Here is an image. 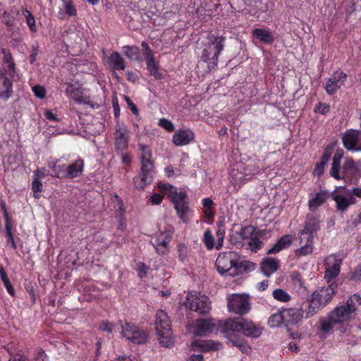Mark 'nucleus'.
<instances>
[{
  "label": "nucleus",
  "instance_id": "nucleus-1",
  "mask_svg": "<svg viewBox=\"0 0 361 361\" xmlns=\"http://www.w3.org/2000/svg\"><path fill=\"white\" fill-rule=\"evenodd\" d=\"M224 333L241 332L250 337H258L261 335V329L252 322L243 318L229 319L224 323L214 319H200L196 321L192 333L196 336H204L209 334L216 332L219 327Z\"/></svg>",
  "mask_w": 361,
  "mask_h": 361
},
{
  "label": "nucleus",
  "instance_id": "nucleus-2",
  "mask_svg": "<svg viewBox=\"0 0 361 361\" xmlns=\"http://www.w3.org/2000/svg\"><path fill=\"white\" fill-rule=\"evenodd\" d=\"M361 305V297L353 294L348 300L337 305L326 317L319 319V329L322 333H329L335 326L348 323L357 315L358 307Z\"/></svg>",
  "mask_w": 361,
  "mask_h": 361
},
{
  "label": "nucleus",
  "instance_id": "nucleus-3",
  "mask_svg": "<svg viewBox=\"0 0 361 361\" xmlns=\"http://www.w3.org/2000/svg\"><path fill=\"white\" fill-rule=\"evenodd\" d=\"M361 305V297L353 294L348 300L337 305L326 317L319 319V329L322 333H329L335 326L348 323L357 315L358 307Z\"/></svg>",
  "mask_w": 361,
  "mask_h": 361
},
{
  "label": "nucleus",
  "instance_id": "nucleus-4",
  "mask_svg": "<svg viewBox=\"0 0 361 361\" xmlns=\"http://www.w3.org/2000/svg\"><path fill=\"white\" fill-rule=\"evenodd\" d=\"M141 151L140 154V177H135L133 181L136 188L143 190L147 185H150L154 178V163L152 160V150L147 145L143 144L138 145Z\"/></svg>",
  "mask_w": 361,
  "mask_h": 361
},
{
  "label": "nucleus",
  "instance_id": "nucleus-5",
  "mask_svg": "<svg viewBox=\"0 0 361 361\" xmlns=\"http://www.w3.org/2000/svg\"><path fill=\"white\" fill-rule=\"evenodd\" d=\"M337 285L331 283L315 290L307 300L308 305L304 308L305 318H310L324 307L336 293Z\"/></svg>",
  "mask_w": 361,
  "mask_h": 361
},
{
  "label": "nucleus",
  "instance_id": "nucleus-6",
  "mask_svg": "<svg viewBox=\"0 0 361 361\" xmlns=\"http://www.w3.org/2000/svg\"><path fill=\"white\" fill-rule=\"evenodd\" d=\"M245 263L240 260L237 252L228 251L219 255L215 265L220 274H228L231 276H235L245 269Z\"/></svg>",
  "mask_w": 361,
  "mask_h": 361
},
{
  "label": "nucleus",
  "instance_id": "nucleus-7",
  "mask_svg": "<svg viewBox=\"0 0 361 361\" xmlns=\"http://www.w3.org/2000/svg\"><path fill=\"white\" fill-rule=\"evenodd\" d=\"M155 329L160 344L166 348L173 344L171 331V323L167 313L159 310L156 313Z\"/></svg>",
  "mask_w": 361,
  "mask_h": 361
},
{
  "label": "nucleus",
  "instance_id": "nucleus-8",
  "mask_svg": "<svg viewBox=\"0 0 361 361\" xmlns=\"http://www.w3.org/2000/svg\"><path fill=\"white\" fill-rule=\"evenodd\" d=\"M224 38L209 35L202 51V59L207 63L209 68H214L217 65L218 56L224 48Z\"/></svg>",
  "mask_w": 361,
  "mask_h": 361
},
{
  "label": "nucleus",
  "instance_id": "nucleus-9",
  "mask_svg": "<svg viewBox=\"0 0 361 361\" xmlns=\"http://www.w3.org/2000/svg\"><path fill=\"white\" fill-rule=\"evenodd\" d=\"M0 59L3 62V73L0 75V83H2L5 90H11V78H14L16 73L15 63L8 49L0 48Z\"/></svg>",
  "mask_w": 361,
  "mask_h": 361
},
{
  "label": "nucleus",
  "instance_id": "nucleus-10",
  "mask_svg": "<svg viewBox=\"0 0 361 361\" xmlns=\"http://www.w3.org/2000/svg\"><path fill=\"white\" fill-rule=\"evenodd\" d=\"M119 325L121 327L123 336L133 343L142 345L148 341L147 333L133 324L127 322L123 324L120 320Z\"/></svg>",
  "mask_w": 361,
  "mask_h": 361
},
{
  "label": "nucleus",
  "instance_id": "nucleus-11",
  "mask_svg": "<svg viewBox=\"0 0 361 361\" xmlns=\"http://www.w3.org/2000/svg\"><path fill=\"white\" fill-rule=\"evenodd\" d=\"M184 304L190 310L199 314H207L211 310V302L209 298L200 293L194 295L188 293Z\"/></svg>",
  "mask_w": 361,
  "mask_h": 361
},
{
  "label": "nucleus",
  "instance_id": "nucleus-12",
  "mask_svg": "<svg viewBox=\"0 0 361 361\" xmlns=\"http://www.w3.org/2000/svg\"><path fill=\"white\" fill-rule=\"evenodd\" d=\"M227 306L230 312L238 314H246L250 309L249 298L238 294H233L228 297Z\"/></svg>",
  "mask_w": 361,
  "mask_h": 361
},
{
  "label": "nucleus",
  "instance_id": "nucleus-13",
  "mask_svg": "<svg viewBox=\"0 0 361 361\" xmlns=\"http://www.w3.org/2000/svg\"><path fill=\"white\" fill-rule=\"evenodd\" d=\"M350 195L345 196L341 194H336V191L332 195L333 200L335 201L336 204V209L343 212L348 209V208L355 202V200L353 195H355L359 198H361V186L353 188L350 190Z\"/></svg>",
  "mask_w": 361,
  "mask_h": 361
},
{
  "label": "nucleus",
  "instance_id": "nucleus-14",
  "mask_svg": "<svg viewBox=\"0 0 361 361\" xmlns=\"http://www.w3.org/2000/svg\"><path fill=\"white\" fill-rule=\"evenodd\" d=\"M142 47H143V56L145 57L147 71L150 75L154 76L155 78H161L162 77V73L159 69V63L156 61L152 50L148 44L145 42L142 43Z\"/></svg>",
  "mask_w": 361,
  "mask_h": 361
},
{
  "label": "nucleus",
  "instance_id": "nucleus-15",
  "mask_svg": "<svg viewBox=\"0 0 361 361\" xmlns=\"http://www.w3.org/2000/svg\"><path fill=\"white\" fill-rule=\"evenodd\" d=\"M115 149L116 152H122L127 149L130 139V131L124 125L117 124L114 133Z\"/></svg>",
  "mask_w": 361,
  "mask_h": 361
},
{
  "label": "nucleus",
  "instance_id": "nucleus-16",
  "mask_svg": "<svg viewBox=\"0 0 361 361\" xmlns=\"http://www.w3.org/2000/svg\"><path fill=\"white\" fill-rule=\"evenodd\" d=\"M313 235V233L305 231L304 228L299 231L298 238L301 247L295 251V255L298 257L305 256L312 252Z\"/></svg>",
  "mask_w": 361,
  "mask_h": 361
},
{
  "label": "nucleus",
  "instance_id": "nucleus-17",
  "mask_svg": "<svg viewBox=\"0 0 361 361\" xmlns=\"http://www.w3.org/2000/svg\"><path fill=\"white\" fill-rule=\"evenodd\" d=\"M343 146L348 150L361 151V131L348 130L342 137Z\"/></svg>",
  "mask_w": 361,
  "mask_h": 361
},
{
  "label": "nucleus",
  "instance_id": "nucleus-18",
  "mask_svg": "<svg viewBox=\"0 0 361 361\" xmlns=\"http://www.w3.org/2000/svg\"><path fill=\"white\" fill-rule=\"evenodd\" d=\"M326 260L327 267L324 274V279L329 282L338 275L341 259L334 255H331L328 257Z\"/></svg>",
  "mask_w": 361,
  "mask_h": 361
},
{
  "label": "nucleus",
  "instance_id": "nucleus-19",
  "mask_svg": "<svg viewBox=\"0 0 361 361\" xmlns=\"http://www.w3.org/2000/svg\"><path fill=\"white\" fill-rule=\"evenodd\" d=\"M171 240V236L169 233L161 232L153 241L151 242L159 255H166L169 252V243Z\"/></svg>",
  "mask_w": 361,
  "mask_h": 361
},
{
  "label": "nucleus",
  "instance_id": "nucleus-20",
  "mask_svg": "<svg viewBox=\"0 0 361 361\" xmlns=\"http://www.w3.org/2000/svg\"><path fill=\"white\" fill-rule=\"evenodd\" d=\"M347 79V75L341 71H336L326 83V90H336L341 88Z\"/></svg>",
  "mask_w": 361,
  "mask_h": 361
},
{
  "label": "nucleus",
  "instance_id": "nucleus-21",
  "mask_svg": "<svg viewBox=\"0 0 361 361\" xmlns=\"http://www.w3.org/2000/svg\"><path fill=\"white\" fill-rule=\"evenodd\" d=\"M284 318H285V325L288 326L289 324H296L300 321H301L303 314L304 310L302 309H297V308H289L285 309L283 310Z\"/></svg>",
  "mask_w": 361,
  "mask_h": 361
},
{
  "label": "nucleus",
  "instance_id": "nucleus-22",
  "mask_svg": "<svg viewBox=\"0 0 361 361\" xmlns=\"http://www.w3.org/2000/svg\"><path fill=\"white\" fill-rule=\"evenodd\" d=\"M252 35L255 39L265 44H270L274 41V36L269 29L255 28Z\"/></svg>",
  "mask_w": 361,
  "mask_h": 361
},
{
  "label": "nucleus",
  "instance_id": "nucleus-23",
  "mask_svg": "<svg viewBox=\"0 0 361 361\" xmlns=\"http://www.w3.org/2000/svg\"><path fill=\"white\" fill-rule=\"evenodd\" d=\"M329 194L326 190H320L317 192L308 202V208L311 212L316 211L320 206L324 204L329 199Z\"/></svg>",
  "mask_w": 361,
  "mask_h": 361
},
{
  "label": "nucleus",
  "instance_id": "nucleus-24",
  "mask_svg": "<svg viewBox=\"0 0 361 361\" xmlns=\"http://www.w3.org/2000/svg\"><path fill=\"white\" fill-rule=\"evenodd\" d=\"M161 190H169V197L173 204L185 201L187 195L185 192H178L177 188L169 184H162L159 186Z\"/></svg>",
  "mask_w": 361,
  "mask_h": 361
},
{
  "label": "nucleus",
  "instance_id": "nucleus-25",
  "mask_svg": "<svg viewBox=\"0 0 361 361\" xmlns=\"http://www.w3.org/2000/svg\"><path fill=\"white\" fill-rule=\"evenodd\" d=\"M194 139V133L190 130H184L176 133L173 135V142L176 146L189 144Z\"/></svg>",
  "mask_w": 361,
  "mask_h": 361
},
{
  "label": "nucleus",
  "instance_id": "nucleus-26",
  "mask_svg": "<svg viewBox=\"0 0 361 361\" xmlns=\"http://www.w3.org/2000/svg\"><path fill=\"white\" fill-rule=\"evenodd\" d=\"M279 267V262L272 257H265L261 262V271L266 276H269L271 274L278 270Z\"/></svg>",
  "mask_w": 361,
  "mask_h": 361
},
{
  "label": "nucleus",
  "instance_id": "nucleus-27",
  "mask_svg": "<svg viewBox=\"0 0 361 361\" xmlns=\"http://www.w3.org/2000/svg\"><path fill=\"white\" fill-rule=\"evenodd\" d=\"M84 161L82 159L78 158L75 162L66 166V177L73 178L79 176L83 170Z\"/></svg>",
  "mask_w": 361,
  "mask_h": 361
},
{
  "label": "nucleus",
  "instance_id": "nucleus-28",
  "mask_svg": "<svg viewBox=\"0 0 361 361\" xmlns=\"http://www.w3.org/2000/svg\"><path fill=\"white\" fill-rule=\"evenodd\" d=\"M293 243V238L290 235L282 236L277 243L267 251L268 255L276 254L281 250L288 247Z\"/></svg>",
  "mask_w": 361,
  "mask_h": 361
},
{
  "label": "nucleus",
  "instance_id": "nucleus-29",
  "mask_svg": "<svg viewBox=\"0 0 361 361\" xmlns=\"http://www.w3.org/2000/svg\"><path fill=\"white\" fill-rule=\"evenodd\" d=\"M319 216L312 214H308L306 216L303 228L310 233H314L319 230Z\"/></svg>",
  "mask_w": 361,
  "mask_h": 361
},
{
  "label": "nucleus",
  "instance_id": "nucleus-30",
  "mask_svg": "<svg viewBox=\"0 0 361 361\" xmlns=\"http://www.w3.org/2000/svg\"><path fill=\"white\" fill-rule=\"evenodd\" d=\"M108 63L111 70H124L126 63L121 55L118 52L112 53L108 58Z\"/></svg>",
  "mask_w": 361,
  "mask_h": 361
},
{
  "label": "nucleus",
  "instance_id": "nucleus-31",
  "mask_svg": "<svg viewBox=\"0 0 361 361\" xmlns=\"http://www.w3.org/2000/svg\"><path fill=\"white\" fill-rule=\"evenodd\" d=\"M333 149L330 147L326 148L324 154L322 157L320 162L317 163L314 171V173L320 177L324 171V167L327 164L332 154Z\"/></svg>",
  "mask_w": 361,
  "mask_h": 361
},
{
  "label": "nucleus",
  "instance_id": "nucleus-32",
  "mask_svg": "<svg viewBox=\"0 0 361 361\" xmlns=\"http://www.w3.org/2000/svg\"><path fill=\"white\" fill-rule=\"evenodd\" d=\"M264 232L266 231H259L256 233L257 235L252 236L250 238L248 245L252 252H257L262 247L264 243L259 240V237L262 236Z\"/></svg>",
  "mask_w": 361,
  "mask_h": 361
},
{
  "label": "nucleus",
  "instance_id": "nucleus-33",
  "mask_svg": "<svg viewBox=\"0 0 361 361\" xmlns=\"http://www.w3.org/2000/svg\"><path fill=\"white\" fill-rule=\"evenodd\" d=\"M68 96L78 104H89L93 106L89 96L85 95L82 92H67Z\"/></svg>",
  "mask_w": 361,
  "mask_h": 361
},
{
  "label": "nucleus",
  "instance_id": "nucleus-34",
  "mask_svg": "<svg viewBox=\"0 0 361 361\" xmlns=\"http://www.w3.org/2000/svg\"><path fill=\"white\" fill-rule=\"evenodd\" d=\"M49 167L52 170V176L59 178L66 177V165H58L57 162H50Z\"/></svg>",
  "mask_w": 361,
  "mask_h": 361
},
{
  "label": "nucleus",
  "instance_id": "nucleus-35",
  "mask_svg": "<svg viewBox=\"0 0 361 361\" xmlns=\"http://www.w3.org/2000/svg\"><path fill=\"white\" fill-rule=\"evenodd\" d=\"M281 324H285V318L283 311L272 314L268 320V324L270 327L274 328L279 326Z\"/></svg>",
  "mask_w": 361,
  "mask_h": 361
},
{
  "label": "nucleus",
  "instance_id": "nucleus-36",
  "mask_svg": "<svg viewBox=\"0 0 361 361\" xmlns=\"http://www.w3.org/2000/svg\"><path fill=\"white\" fill-rule=\"evenodd\" d=\"M125 55L131 61H138L140 58V49L136 47L125 46L123 47Z\"/></svg>",
  "mask_w": 361,
  "mask_h": 361
},
{
  "label": "nucleus",
  "instance_id": "nucleus-37",
  "mask_svg": "<svg viewBox=\"0 0 361 361\" xmlns=\"http://www.w3.org/2000/svg\"><path fill=\"white\" fill-rule=\"evenodd\" d=\"M174 207L180 219L186 221V213L188 211V202L185 201L174 204Z\"/></svg>",
  "mask_w": 361,
  "mask_h": 361
},
{
  "label": "nucleus",
  "instance_id": "nucleus-38",
  "mask_svg": "<svg viewBox=\"0 0 361 361\" xmlns=\"http://www.w3.org/2000/svg\"><path fill=\"white\" fill-rule=\"evenodd\" d=\"M274 298L279 302H287L290 300V295L284 290L277 288L273 291Z\"/></svg>",
  "mask_w": 361,
  "mask_h": 361
},
{
  "label": "nucleus",
  "instance_id": "nucleus-39",
  "mask_svg": "<svg viewBox=\"0 0 361 361\" xmlns=\"http://www.w3.org/2000/svg\"><path fill=\"white\" fill-rule=\"evenodd\" d=\"M200 347L204 351L216 350H219L221 344L216 343L212 340L201 341L199 344Z\"/></svg>",
  "mask_w": 361,
  "mask_h": 361
},
{
  "label": "nucleus",
  "instance_id": "nucleus-40",
  "mask_svg": "<svg viewBox=\"0 0 361 361\" xmlns=\"http://www.w3.org/2000/svg\"><path fill=\"white\" fill-rule=\"evenodd\" d=\"M216 235L217 237V243L216 245V248L217 250H220L223 245V242L224 239L225 235V228L224 224L221 222H217V231L216 232Z\"/></svg>",
  "mask_w": 361,
  "mask_h": 361
},
{
  "label": "nucleus",
  "instance_id": "nucleus-41",
  "mask_svg": "<svg viewBox=\"0 0 361 361\" xmlns=\"http://www.w3.org/2000/svg\"><path fill=\"white\" fill-rule=\"evenodd\" d=\"M293 283L294 288L300 294H304L306 291V288L303 284V281L299 274H294L292 276Z\"/></svg>",
  "mask_w": 361,
  "mask_h": 361
},
{
  "label": "nucleus",
  "instance_id": "nucleus-42",
  "mask_svg": "<svg viewBox=\"0 0 361 361\" xmlns=\"http://www.w3.org/2000/svg\"><path fill=\"white\" fill-rule=\"evenodd\" d=\"M233 345L238 347L243 353L248 354L251 352V347L247 343L238 338L230 339Z\"/></svg>",
  "mask_w": 361,
  "mask_h": 361
},
{
  "label": "nucleus",
  "instance_id": "nucleus-43",
  "mask_svg": "<svg viewBox=\"0 0 361 361\" xmlns=\"http://www.w3.org/2000/svg\"><path fill=\"white\" fill-rule=\"evenodd\" d=\"M255 228L252 226H246L243 227L238 234L243 240L251 238L255 233Z\"/></svg>",
  "mask_w": 361,
  "mask_h": 361
},
{
  "label": "nucleus",
  "instance_id": "nucleus-44",
  "mask_svg": "<svg viewBox=\"0 0 361 361\" xmlns=\"http://www.w3.org/2000/svg\"><path fill=\"white\" fill-rule=\"evenodd\" d=\"M117 328V324H113L106 320H103L99 323V329L102 331L107 332L108 334H111Z\"/></svg>",
  "mask_w": 361,
  "mask_h": 361
},
{
  "label": "nucleus",
  "instance_id": "nucleus-45",
  "mask_svg": "<svg viewBox=\"0 0 361 361\" xmlns=\"http://www.w3.org/2000/svg\"><path fill=\"white\" fill-rule=\"evenodd\" d=\"M23 15L26 19V22L27 25L29 26L30 29L32 32H35L37 30V27L35 25V20L32 13L27 11L24 10L23 12Z\"/></svg>",
  "mask_w": 361,
  "mask_h": 361
},
{
  "label": "nucleus",
  "instance_id": "nucleus-46",
  "mask_svg": "<svg viewBox=\"0 0 361 361\" xmlns=\"http://www.w3.org/2000/svg\"><path fill=\"white\" fill-rule=\"evenodd\" d=\"M203 241L208 250H212L214 247V240L211 231L207 229L204 233Z\"/></svg>",
  "mask_w": 361,
  "mask_h": 361
},
{
  "label": "nucleus",
  "instance_id": "nucleus-47",
  "mask_svg": "<svg viewBox=\"0 0 361 361\" xmlns=\"http://www.w3.org/2000/svg\"><path fill=\"white\" fill-rule=\"evenodd\" d=\"M178 259L182 262H184L188 257V250L183 243H179L177 245Z\"/></svg>",
  "mask_w": 361,
  "mask_h": 361
},
{
  "label": "nucleus",
  "instance_id": "nucleus-48",
  "mask_svg": "<svg viewBox=\"0 0 361 361\" xmlns=\"http://www.w3.org/2000/svg\"><path fill=\"white\" fill-rule=\"evenodd\" d=\"M63 3V6L65 9L66 13H67L69 16H74L76 15V9L75 6L73 5L71 0H61Z\"/></svg>",
  "mask_w": 361,
  "mask_h": 361
},
{
  "label": "nucleus",
  "instance_id": "nucleus-49",
  "mask_svg": "<svg viewBox=\"0 0 361 361\" xmlns=\"http://www.w3.org/2000/svg\"><path fill=\"white\" fill-rule=\"evenodd\" d=\"M5 228L6 231L7 243H11L13 249L16 248V245L11 232L12 224L11 223L5 222Z\"/></svg>",
  "mask_w": 361,
  "mask_h": 361
},
{
  "label": "nucleus",
  "instance_id": "nucleus-50",
  "mask_svg": "<svg viewBox=\"0 0 361 361\" xmlns=\"http://www.w3.org/2000/svg\"><path fill=\"white\" fill-rule=\"evenodd\" d=\"M32 189L34 192V197L37 199L39 198V193L42 190V183H41V181H39L38 178H34V180L32 181Z\"/></svg>",
  "mask_w": 361,
  "mask_h": 361
},
{
  "label": "nucleus",
  "instance_id": "nucleus-51",
  "mask_svg": "<svg viewBox=\"0 0 361 361\" xmlns=\"http://www.w3.org/2000/svg\"><path fill=\"white\" fill-rule=\"evenodd\" d=\"M159 125L169 132H172L174 130V126L172 122L164 118L159 121Z\"/></svg>",
  "mask_w": 361,
  "mask_h": 361
},
{
  "label": "nucleus",
  "instance_id": "nucleus-52",
  "mask_svg": "<svg viewBox=\"0 0 361 361\" xmlns=\"http://www.w3.org/2000/svg\"><path fill=\"white\" fill-rule=\"evenodd\" d=\"M329 111V106L324 103H319L315 107L314 111L320 113L321 114H326Z\"/></svg>",
  "mask_w": 361,
  "mask_h": 361
},
{
  "label": "nucleus",
  "instance_id": "nucleus-53",
  "mask_svg": "<svg viewBox=\"0 0 361 361\" xmlns=\"http://www.w3.org/2000/svg\"><path fill=\"white\" fill-rule=\"evenodd\" d=\"M31 361H47V356L44 350H39Z\"/></svg>",
  "mask_w": 361,
  "mask_h": 361
},
{
  "label": "nucleus",
  "instance_id": "nucleus-54",
  "mask_svg": "<svg viewBox=\"0 0 361 361\" xmlns=\"http://www.w3.org/2000/svg\"><path fill=\"white\" fill-rule=\"evenodd\" d=\"M163 196L159 193L153 194L150 197V202L152 204H159L161 202Z\"/></svg>",
  "mask_w": 361,
  "mask_h": 361
},
{
  "label": "nucleus",
  "instance_id": "nucleus-55",
  "mask_svg": "<svg viewBox=\"0 0 361 361\" xmlns=\"http://www.w3.org/2000/svg\"><path fill=\"white\" fill-rule=\"evenodd\" d=\"M2 22L6 24L7 26H11L13 25V18L10 16L8 13L6 12H4L2 16Z\"/></svg>",
  "mask_w": 361,
  "mask_h": 361
},
{
  "label": "nucleus",
  "instance_id": "nucleus-56",
  "mask_svg": "<svg viewBox=\"0 0 361 361\" xmlns=\"http://www.w3.org/2000/svg\"><path fill=\"white\" fill-rule=\"evenodd\" d=\"M0 206H1V209L3 211V214H4V219H5V221L8 222V223H11V219H10V218L8 216V211H7V209H6V203L4 201H1L0 202Z\"/></svg>",
  "mask_w": 361,
  "mask_h": 361
},
{
  "label": "nucleus",
  "instance_id": "nucleus-57",
  "mask_svg": "<svg viewBox=\"0 0 361 361\" xmlns=\"http://www.w3.org/2000/svg\"><path fill=\"white\" fill-rule=\"evenodd\" d=\"M339 170H340V168H337L334 166H331V168L330 170V175L336 180L341 179V177L340 176V174H339Z\"/></svg>",
  "mask_w": 361,
  "mask_h": 361
},
{
  "label": "nucleus",
  "instance_id": "nucleus-58",
  "mask_svg": "<svg viewBox=\"0 0 361 361\" xmlns=\"http://www.w3.org/2000/svg\"><path fill=\"white\" fill-rule=\"evenodd\" d=\"M125 99L128 105V107L130 109V110L132 111V112L134 114H137L138 113V110L136 107V106L133 104V102L130 100V99L127 97V96H125Z\"/></svg>",
  "mask_w": 361,
  "mask_h": 361
},
{
  "label": "nucleus",
  "instance_id": "nucleus-59",
  "mask_svg": "<svg viewBox=\"0 0 361 361\" xmlns=\"http://www.w3.org/2000/svg\"><path fill=\"white\" fill-rule=\"evenodd\" d=\"M202 204L205 209H213L214 202L210 198H204L202 201Z\"/></svg>",
  "mask_w": 361,
  "mask_h": 361
},
{
  "label": "nucleus",
  "instance_id": "nucleus-60",
  "mask_svg": "<svg viewBox=\"0 0 361 361\" xmlns=\"http://www.w3.org/2000/svg\"><path fill=\"white\" fill-rule=\"evenodd\" d=\"M44 116L47 119L49 120V121H57V118H56V116L55 114H54L52 113L51 111L50 110H47L44 113Z\"/></svg>",
  "mask_w": 361,
  "mask_h": 361
},
{
  "label": "nucleus",
  "instance_id": "nucleus-61",
  "mask_svg": "<svg viewBox=\"0 0 361 361\" xmlns=\"http://www.w3.org/2000/svg\"><path fill=\"white\" fill-rule=\"evenodd\" d=\"M137 267L140 273H142L143 275H146L149 268L143 262H139L137 264Z\"/></svg>",
  "mask_w": 361,
  "mask_h": 361
},
{
  "label": "nucleus",
  "instance_id": "nucleus-62",
  "mask_svg": "<svg viewBox=\"0 0 361 361\" xmlns=\"http://www.w3.org/2000/svg\"><path fill=\"white\" fill-rule=\"evenodd\" d=\"M268 286H269V281L264 280L257 284V288L260 291H264L267 288Z\"/></svg>",
  "mask_w": 361,
  "mask_h": 361
},
{
  "label": "nucleus",
  "instance_id": "nucleus-63",
  "mask_svg": "<svg viewBox=\"0 0 361 361\" xmlns=\"http://www.w3.org/2000/svg\"><path fill=\"white\" fill-rule=\"evenodd\" d=\"M353 279L355 280H361V264L355 268Z\"/></svg>",
  "mask_w": 361,
  "mask_h": 361
},
{
  "label": "nucleus",
  "instance_id": "nucleus-64",
  "mask_svg": "<svg viewBox=\"0 0 361 361\" xmlns=\"http://www.w3.org/2000/svg\"><path fill=\"white\" fill-rule=\"evenodd\" d=\"M203 356L201 354H194L190 356L188 361H202Z\"/></svg>",
  "mask_w": 361,
  "mask_h": 361
}]
</instances>
